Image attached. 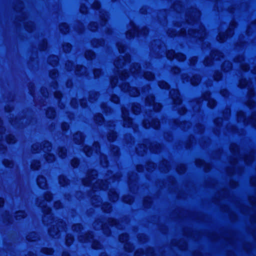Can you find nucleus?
Wrapping results in <instances>:
<instances>
[{
  "instance_id": "f257e3e1",
  "label": "nucleus",
  "mask_w": 256,
  "mask_h": 256,
  "mask_svg": "<svg viewBox=\"0 0 256 256\" xmlns=\"http://www.w3.org/2000/svg\"><path fill=\"white\" fill-rule=\"evenodd\" d=\"M170 94L175 104H178L180 102V100L179 98V93L177 90H171Z\"/></svg>"
},
{
  "instance_id": "f03ea898",
  "label": "nucleus",
  "mask_w": 256,
  "mask_h": 256,
  "mask_svg": "<svg viewBox=\"0 0 256 256\" xmlns=\"http://www.w3.org/2000/svg\"><path fill=\"white\" fill-rule=\"evenodd\" d=\"M38 184L40 188H44L46 186V180L42 176L38 178Z\"/></svg>"
},
{
  "instance_id": "7ed1b4c3",
  "label": "nucleus",
  "mask_w": 256,
  "mask_h": 256,
  "mask_svg": "<svg viewBox=\"0 0 256 256\" xmlns=\"http://www.w3.org/2000/svg\"><path fill=\"white\" fill-rule=\"evenodd\" d=\"M200 82V78L198 76H194L191 79V83L193 85H196Z\"/></svg>"
},
{
  "instance_id": "20e7f679",
  "label": "nucleus",
  "mask_w": 256,
  "mask_h": 256,
  "mask_svg": "<svg viewBox=\"0 0 256 256\" xmlns=\"http://www.w3.org/2000/svg\"><path fill=\"white\" fill-rule=\"evenodd\" d=\"M176 54L173 50H169L166 54V56L169 59H172L174 56L176 57Z\"/></svg>"
},
{
  "instance_id": "39448f33",
  "label": "nucleus",
  "mask_w": 256,
  "mask_h": 256,
  "mask_svg": "<svg viewBox=\"0 0 256 256\" xmlns=\"http://www.w3.org/2000/svg\"><path fill=\"white\" fill-rule=\"evenodd\" d=\"M176 58L180 61H183L185 60V56L182 54H176Z\"/></svg>"
},
{
  "instance_id": "423d86ee",
  "label": "nucleus",
  "mask_w": 256,
  "mask_h": 256,
  "mask_svg": "<svg viewBox=\"0 0 256 256\" xmlns=\"http://www.w3.org/2000/svg\"><path fill=\"white\" fill-rule=\"evenodd\" d=\"M159 86L162 88H168V84L164 82H159Z\"/></svg>"
},
{
  "instance_id": "0eeeda50",
  "label": "nucleus",
  "mask_w": 256,
  "mask_h": 256,
  "mask_svg": "<svg viewBox=\"0 0 256 256\" xmlns=\"http://www.w3.org/2000/svg\"><path fill=\"white\" fill-rule=\"evenodd\" d=\"M86 56L87 58L92 59L94 56V54L92 52H88L86 54Z\"/></svg>"
},
{
  "instance_id": "6e6552de",
  "label": "nucleus",
  "mask_w": 256,
  "mask_h": 256,
  "mask_svg": "<svg viewBox=\"0 0 256 256\" xmlns=\"http://www.w3.org/2000/svg\"><path fill=\"white\" fill-rule=\"evenodd\" d=\"M144 77L148 80H152L154 76L151 72H146L144 74Z\"/></svg>"
},
{
  "instance_id": "1a4fd4ad",
  "label": "nucleus",
  "mask_w": 256,
  "mask_h": 256,
  "mask_svg": "<svg viewBox=\"0 0 256 256\" xmlns=\"http://www.w3.org/2000/svg\"><path fill=\"white\" fill-rule=\"evenodd\" d=\"M214 105H215V102L214 100H210L208 102V106L210 108H212Z\"/></svg>"
},
{
  "instance_id": "9d476101",
  "label": "nucleus",
  "mask_w": 256,
  "mask_h": 256,
  "mask_svg": "<svg viewBox=\"0 0 256 256\" xmlns=\"http://www.w3.org/2000/svg\"><path fill=\"white\" fill-rule=\"evenodd\" d=\"M94 72L96 76H98L99 74H100V71L98 70H94Z\"/></svg>"
},
{
  "instance_id": "9b49d317",
  "label": "nucleus",
  "mask_w": 256,
  "mask_h": 256,
  "mask_svg": "<svg viewBox=\"0 0 256 256\" xmlns=\"http://www.w3.org/2000/svg\"><path fill=\"white\" fill-rule=\"evenodd\" d=\"M112 100L114 102H118V98L116 96H114L112 98Z\"/></svg>"
},
{
  "instance_id": "f8f14e48",
  "label": "nucleus",
  "mask_w": 256,
  "mask_h": 256,
  "mask_svg": "<svg viewBox=\"0 0 256 256\" xmlns=\"http://www.w3.org/2000/svg\"><path fill=\"white\" fill-rule=\"evenodd\" d=\"M24 214L23 212H19L18 213L16 216H22V217H24Z\"/></svg>"
},
{
  "instance_id": "ddd939ff",
  "label": "nucleus",
  "mask_w": 256,
  "mask_h": 256,
  "mask_svg": "<svg viewBox=\"0 0 256 256\" xmlns=\"http://www.w3.org/2000/svg\"><path fill=\"white\" fill-rule=\"evenodd\" d=\"M135 91V93L134 94H132L131 92H130V94L132 96H136L138 94V92L137 91V90L136 89H134Z\"/></svg>"
},
{
  "instance_id": "4468645a",
  "label": "nucleus",
  "mask_w": 256,
  "mask_h": 256,
  "mask_svg": "<svg viewBox=\"0 0 256 256\" xmlns=\"http://www.w3.org/2000/svg\"><path fill=\"white\" fill-rule=\"evenodd\" d=\"M78 162L76 160V161H74V160H72V165L74 166H76L77 165H78Z\"/></svg>"
},
{
  "instance_id": "2eb2a0df",
  "label": "nucleus",
  "mask_w": 256,
  "mask_h": 256,
  "mask_svg": "<svg viewBox=\"0 0 256 256\" xmlns=\"http://www.w3.org/2000/svg\"><path fill=\"white\" fill-rule=\"evenodd\" d=\"M46 198L48 200H49L51 199V195L50 194H47L46 196Z\"/></svg>"
},
{
  "instance_id": "dca6fc26",
  "label": "nucleus",
  "mask_w": 256,
  "mask_h": 256,
  "mask_svg": "<svg viewBox=\"0 0 256 256\" xmlns=\"http://www.w3.org/2000/svg\"><path fill=\"white\" fill-rule=\"evenodd\" d=\"M4 203V200L2 198H0V206H2Z\"/></svg>"
},
{
  "instance_id": "f3484780",
  "label": "nucleus",
  "mask_w": 256,
  "mask_h": 256,
  "mask_svg": "<svg viewBox=\"0 0 256 256\" xmlns=\"http://www.w3.org/2000/svg\"><path fill=\"white\" fill-rule=\"evenodd\" d=\"M218 37H219L220 40V42H222V41H224V38H222V34H219V36Z\"/></svg>"
},
{
  "instance_id": "a211bd4d",
  "label": "nucleus",
  "mask_w": 256,
  "mask_h": 256,
  "mask_svg": "<svg viewBox=\"0 0 256 256\" xmlns=\"http://www.w3.org/2000/svg\"><path fill=\"white\" fill-rule=\"evenodd\" d=\"M134 67H135V68L136 69V70H138V69L140 68L139 66H138V64H136V65L134 66Z\"/></svg>"
},
{
  "instance_id": "6ab92c4d",
  "label": "nucleus",
  "mask_w": 256,
  "mask_h": 256,
  "mask_svg": "<svg viewBox=\"0 0 256 256\" xmlns=\"http://www.w3.org/2000/svg\"><path fill=\"white\" fill-rule=\"evenodd\" d=\"M158 126H159V122H157V124H156H156H155V125H154V128H158Z\"/></svg>"
},
{
  "instance_id": "aec40b11",
  "label": "nucleus",
  "mask_w": 256,
  "mask_h": 256,
  "mask_svg": "<svg viewBox=\"0 0 256 256\" xmlns=\"http://www.w3.org/2000/svg\"><path fill=\"white\" fill-rule=\"evenodd\" d=\"M94 6H96V8H98L99 7V4L98 3L96 4Z\"/></svg>"
},
{
  "instance_id": "412c9836",
  "label": "nucleus",
  "mask_w": 256,
  "mask_h": 256,
  "mask_svg": "<svg viewBox=\"0 0 256 256\" xmlns=\"http://www.w3.org/2000/svg\"><path fill=\"white\" fill-rule=\"evenodd\" d=\"M46 252L48 253V254H50L52 252V250H48V252Z\"/></svg>"
},
{
  "instance_id": "4be33fe9",
  "label": "nucleus",
  "mask_w": 256,
  "mask_h": 256,
  "mask_svg": "<svg viewBox=\"0 0 256 256\" xmlns=\"http://www.w3.org/2000/svg\"><path fill=\"white\" fill-rule=\"evenodd\" d=\"M137 30H136V27H134V33L135 32H136Z\"/></svg>"
},
{
  "instance_id": "5701e85b",
  "label": "nucleus",
  "mask_w": 256,
  "mask_h": 256,
  "mask_svg": "<svg viewBox=\"0 0 256 256\" xmlns=\"http://www.w3.org/2000/svg\"><path fill=\"white\" fill-rule=\"evenodd\" d=\"M151 99H152V102H154V98H153V97H152Z\"/></svg>"
},
{
  "instance_id": "b1692460",
  "label": "nucleus",
  "mask_w": 256,
  "mask_h": 256,
  "mask_svg": "<svg viewBox=\"0 0 256 256\" xmlns=\"http://www.w3.org/2000/svg\"><path fill=\"white\" fill-rule=\"evenodd\" d=\"M68 240H69L68 238V239L66 240V242H67V243H68Z\"/></svg>"
},
{
  "instance_id": "393cba45",
  "label": "nucleus",
  "mask_w": 256,
  "mask_h": 256,
  "mask_svg": "<svg viewBox=\"0 0 256 256\" xmlns=\"http://www.w3.org/2000/svg\"><path fill=\"white\" fill-rule=\"evenodd\" d=\"M80 11H82V12H84L82 10L81 8Z\"/></svg>"
},
{
  "instance_id": "a878e982",
  "label": "nucleus",
  "mask_w": 256,
  "mask_h": 256,
  "mask_svg": "<svg viewBox=\"0 0 256 256\" xmlns=\"http://www.w3.org/2000/svg\"><path fill=\"white\" fill-rule=\"evenodd\" d=\"M130 34L132 35L131 32H130Z\"/></svg>"
},
{
  "instance_id": "bb28decb",
  "label": "nucleus",
  "mask_w": 256,
  "mask_h": 256,
  "mask_svg": "<svg viewBox=\"0 0 256 256\" xmlns=\"http://www.w3.org/2000/svg\"><path fill=\"white\" fill-rule=\"evenodd\" d=\"M244 70H247V68H244Z\"/></svg>"
},
{
  "instance_id": "cd10ccee",
  "label": "nucleus",
  "mask_w": 256,
  "mask_h": 256,
  "mask_svg": "<svg viewBox=\"0 0 256 256\" xmlns=\"http://www.w3.org/2000/svg\"><path fill=\"white\" fill-rule=\"evenodd\" d=\"M56 97H58V98H60V96H56Z\"/></svg>"
}]
</instances>
